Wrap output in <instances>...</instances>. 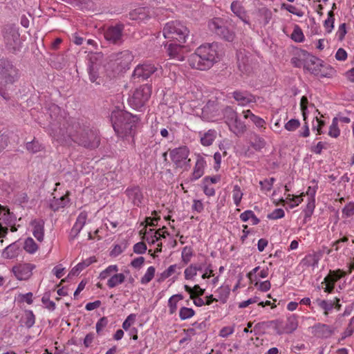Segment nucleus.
<instances>
[{
	"mask_svg": "<svg viewBox=\"0 0 354 354\" xmlns=\"http://www.w3.org/2000/svg\"><path fill=\"white\" fill-rule=\"evenodd\" d=\"M35 268V266L30 263L19 264L12 268V272L17 279L26 280L30 277Z\"/></svg>",
	"mask_w": 354,
	"mask_h": 354,
	"instance_id": "4468645a",
	"label": "nucleus"
},
{
	"mask_svg": "<svg viewBox=\"0 0 354 354\" xmlns=\"http://www.w3.org/2000/svg\"><path fill=\"white\" fill-rule=\"evenodd\" d=\"M243 196V193L242 192L241 187L238 185H234L232 190V198L236 207L240 205Z\"/></svg>",
	"mask_w": 354,
	"mask_h": 354,
	"instance_id": "473e14b6",
	"label": "nucleus"
},
{
	"mask_svg": "<svg viewBox=\"0 0 354 354\" xmlns=\"http://www.w3.org/2000/svg\"><path fill=\"white\" fill-rule=\"evenodd\" d=\"M284 216H285L284 211L282 209L279 208V209H274L272 213L269 214L268 215V218L272 219V220H275V219L281 218L284 217Z\"/></svg>",
	"mask_w": 354,
	"mask_h": 354,
	"instance_id": "052dcab7",
	"label": "nucleus"
},
{
	"mask_svg": "<svg viewBox=\"0 0 354 354\" xmlns=\"http://www.w3.org/2000/svg\"><path fill=\"white\" fill-rule=\"evenodd\" d=\"M219 46L218 43H207L198 47L194 53L188 59L189 66L192 68L205 71L210 68L219 61Z\"/></svg>",
	"mask_w": 354,
	"mask_h": 354,
	"instance_id": "f03ea898",
	"label": "nucleus"
},
{
	"mask_svg": "<svg viewBox=\"0 0 354 354\" xmlns=\"http://www.w3.org/2000/svg\"><path fill=\"white\" fill-rule=\"evenodd\" d=\"M101 68V66L97 62H93V58H91V64L88 68L89 80L91 82L95 83L96 84H100L101 77L100 76V70Z\"/></svg>",
	"mask_w": 354,
	"mask_h": 354,
	"instance_id": "aec40b11",
	"label": "nucleus"
},
{
	"mask_svg": "<svg viewBox=\"0 0 354 354\" xmlns=\"http://www.w3.org/2000/svg\"><path fill=\"white\" fill-rule=\"evenodd\" d=\"M136 319V314H130L122 323V328L125 330H128L131 325H133Z\"/></svg>",
	"mask_w": 354,
	"mask_h": 354,
	"instance_id": "5fc2aeb1",
	"label": "nucleus"
},
{
	"mask_svg": "<svg viewBox=\"0 0 354 354\" xmlns=\"http://www.w3.org/2000/svg\"><path fill=\"white\" fill-rule=\"evenodd\" d=\"M286 200H290V201L293 202V203L290 205V207L291 208L299 205V204L301 203L302 201L301 196H294L291 194H288Z\"/></svg>",
	"mask_w": 354,
	"mask_h": 354,
	"instance_id": "69168bd1",
	"label": "nucleus"
},
{
	"mask_svg": "<svg viewBox=\"0 0 354 354\" xmlns=\"http://www.w3.org/2000/svg\"><path fill=\"white\" fill-rule=\"evenodd\" d=\"M161 70L158 65L149 62L138 64L133 72L132 79L137 82L144 81L153 75H158Z\"/></svg>",
	"mask_w": 354,
	"mask_h": 354,
	"instance_id": "0eeeda50",
	"label": "nucleus"
},
{
	"mask_svg": "<svg viewBox=\"0 0 354 354\" xmlns=\"http://www.w3.org/2000/svg\"><path fill=\"white\" fill-rule=\"evenodd\" d=\"M231 10L232 12L237 16L239 19H243V17L245 15V12L243 6L238 1H234L231 3Z\"/></svg>",
	"mask_w": 354,
	"mask_h": 354,
	"instance_id": "7c9ffc66",
	"label": "nucleus"
},
{
	"mask_svg": "<svg viewBox=\"0 0 354 354\" xmlns=\"http://www.w3.org/2000/svg\"><path fill=\"white\" fill-rule=\"evenodd\" d=\"M216 137V131L209 129L201 136V142L203 146H210Z\"/></svg>",
	"mask_w": 354,
	"mask_h": 354,
	"instance_id": "cd10ccee",
	"label": "nucleus"
},
{
	"mask_svg": "<svg viewBox=\"0 0 354 354\" xmlns=\"http://www.w3.org/2000/svg\"><path fill=\"white\" fill-rule=\"evenodd\" d=\"M131 16L133 19L138 21H142L147 17L143 8L135 9L131 13Z\"/></svg>",
	"mask_w": 354,
	"mask_h": 354,
	"instance_id": "09e8293b",
	"label": "nucleus"
},
{
	"mask_svg": "<svg viewBox=\"0 0 354 354\" xmlns=\"http://www.w3.org/2000/svg\"><path fill=\"white\" fill-rule=\"evenodd\" d=\"M206 165V161L201 156H198L194 171L192 174L191 180H196L204 174V169Z\"/></svg>",
	"mask_w": 354,
	"mask_h": 354,
	"instance_id": "412c9836",
	"label": "nucleus"
},
{
	"mask_svg": "<svg viewBox=\"0 0 354 354\" xmlns=\"http://www.w3.org/2000/svg\"><path fill=\"white\" fill-rule=\"evenodd\" d=\"M111 120L113 128L119 137L124 138L133 135L138 120L136 116L122 111H116L112 112Z\"/></svg>",
	"mask_w": 354,
	"mask_h": 354,
	"instance_id": "20e7f679",
	"label": "nucleus"
},
{
	"mask_svg": "<svg viewBox=\"0 0 354 354\" xmlns=\"http://www.w3.org/2000/svg\"><path fill=\"white\" fill-rule=\"evenodd\" d=\"M232 95L240 106H244L256 102L255 97L246 91H235L232 93Z\"/></svg>",
	"mask_w": 354,
	"mask_h": 354,
	"instance_id": "2eb2a0df",
	"label": "nucleus"
},
{
	"mask_svg": "<svg viewBox=\"0 0 354 354\" xmlns=\"http://www.w3.org/2000/svg\"><path fill=\"white\" fill-rule=\"evenodd\" d=\"M153 230L151 229L145 236V239L149 244H154L159 240L158 237V232H156L153 234Z\"/></svg>",
	"mask_w": 354,
	"mask_h": 354,
	"instance_id": "bf43d9fd",
	"label": "nucleus"
},
{
	"mask_svg": "<svg viewBox=\"0 0 354 354\" xmlns=\"http://www.w3.org/2000/svg\"><path fill=\"white\" fill-rule=\"evenodd\" d=\"M312 328L314 335L320 338H328L334 333V328L324 324H316Z\"/></svg>",
	"mask_w": 354,
	"mask_h": 354,
	"instance_id": "dca6fc26",
	"label": "nucleus"
},
{
	"mask_svg": "<svg viewBox=\"0 0 354 354\" xmlns=\"http://www.w3.org/2000/svg\"><path fill=\"white\" fill-rule=\"evenodd\" d=\"M275 181V178L272 177L270 178L264 179L263 180H261L259 182V184L261 185V188L262 190L269 192L272 189V185Z\"/></svg>",
	"mask_w": 354,
	"mask_h": 354,
	"instance_id": "3c124183",
	"label": "nucleus"
},
{
	"mask_svg": "<svg viewBox=\"0 0 354 354\" xmlns=\"http://www.w3.org/2000/svg\"><path fill=\"white\" fill-rule=\"evenodd\" d=\"M298 327V316L292 315L287 318L286 323H284L285 333L287 334L292 333Z\"/></svg>",
	"mask_w": 354,
	"mask_h": 354,
	"instance_id": "393cba45",
	"label": "nucleus"
},
{
	"mask_svg": "<svg viewBox=\"0 0 354 354\" xmlns=\"http://www.w3.org/2000/svg\"><path fill=\"white\" fill-rule=\"evenodd\" d=\"M44 224L45 222L41 218L34 219L30 222V225L32 228L33 236L39 242H41L44 240Z\"/></svg>",
	"mask_w": 354,
	"mask_h": 354,
	"instance_id": "a211bd4d",
	"label": "nucleus"
},
{
	"mask_svg": "<svg viewBox=\"0 0 354 354\" xmlns=\"http://www.w3.org/2000/svg\"><path fill=\"white\" fill-rule=\"evenodd\" d=\"M184 288L186 292L190 294V299H193L196 296H202L205 292V290L201 288L198 285H195L193 288H191L188 285H185Z\"/></svg>",
	"mask_w": 354,
	"mask_h": 354,
	"instance_id": "2f4dec72",
	"label": "nucleus"
},
{
	"mask_svg": "<svg viewBox=\"0 0 354 354\" xmlns=\"http://www.w3.org/2000/svg\"><path fill=\"white\" fill-rule=\"evenodd\" d=\"M209 28L226 41H232L234 34L225 26L224 20L219 17L212 19L208 23Z\"/></svg>",
	"mask_w": 354,
	"mask_h": 354,
	"instance_id": "6e6552de",
	"label": "nucleus"
},
{
	"mask_svg": "<svg viewBox=\"0 0 354 354\" xmlns=\"http://www.w3.org/2000/svg\"><path fill=\"white\" fill-rule=\"evenodd\" d=\"M82 228L83 227L75 223L69 234L70 241L74 240L78 236Z\"/></svg>",
	"mask_w": 354,
	"mask_h": 354,
	"instance_id": "0e129e2a",
	"label": "nucleus"
},
{
	"mask_svg": "<svg viewBox=\"0 0 354 354\" xmlns=\"http://www.w3.org/2000/svg\"><path fill=\"white\" fill-rule=\"evenodd\" d=\"M315 303L324 310V314L326 316L328 315L329 312L334 308L335 306V301L332 300H322L320 299H317Z\"/></svg>",
	"mask_w": 354,
	"mask_h": 354,
	"instance_id": "c756f323",
	"label": "nucleus"
},
{
	"mask_svg": "<svg viewBox=\"0 0 354 354\" xmlns=\"http://www.w3.org/2000/svg\"><path fill=\"white\" fill-rule=\"evenodd\" d=\"M172 162L178 167L190 166L191 160L188 158L189 150L186 146L175 148L169 151Z\"/></svg>",
	"mask_w": 354,
	"mask_h": 354,
	"instance_id": "1a4fd4ad",
	"label": "nucleus"
},
{
	"mask_svg": "<svg viewBox=\"0 0 354 354\" xmlns=\"http://www.w3.org/2000/svg\"><path fill=\"white\" fill-rule=\"evenodd\" d=\"M35 323V317L32 310L26 312L24 324L28 328H30Z\"/></svg>",
	"mask_w": 354,
	"mask_h": 354,
	"instance_id": "de8ad7c7",
	"label": "nucleus"
},
{
	"mask_svg": "<svg viewBox=\"0 0 354 354\" xmlns=\"http://www.w3.org/2000/svg\"><path fill=\"white\" fill-rule=\"evenodd\" d=\"M152 91V87L149 84H144L136 88L132 95L128 99V103L131 107L136 110L141 111L149 100Z\"/></svg>",
	"mask_w": 354,
	"mask_h": 354,
	"instance_id": "423d86ee",
	"label": "nucleus"
},
{
	"mask_svg": "<svg viewBox=\"0 0 354 354\" xmlns=\"http://www.w3.org/2000/svg\"><path fill=\"white\" fill-rule=\"evenodd\" d=\"M156 269L153 266H150L147 268V272L140 279L142 284H147L149 283L154 277Z\"/></svg>",
	"mask_w": 354,
	"mask_h": 354,
	"instance_id": "79ce46f5",
	"label": "nucleus"
},
{
	"mask_svg": "<svg viewBox=\"0 0 354 354\" xmlns=\"http://www.w3.org/2000/svg\"><path fill=\"white\" fill-rule=\"evenodd\" d=\"M184 274L186 279H192L197 274V266L192 264L190 265L185 270Z\"/></svg>",
	"mask_w": 354,
	"mask_h": 354,
	"instance_id": "864d4df0",
	"label": "nucleus"
},
{
	"mask_svg": "<svg viewBox=\"0 0 354 354\" xmlns=\"http://www.w3.org/2000/svg\"><path fill=\"white\" fill-rule=\"evenodd\" d=\"M315 207V198H309L308 202L306 205V207L304 209L305 218H309L313 213L314 209Z\"/></svg>",
	"mask_w": 354,
	"mask_h": 354,
	"instance_id": "8fccbe9b",
	"label": "nucleus"
},
{
	"mask_svg": "<svg viewBox=\"0 0 354 354\" xmlns=\"http://www.w3.org/2000/svg\"><path fill=\"white\" fill-rule=\"evenodd\" d=\"M42 303L45 305V307L49 310H54L55 308V304L54 301H50L48 295H44L41 298Z\"/></svg>",
	"mask_w": 354,
	"mask_h": 354,
	"instance_id": "680f3d73",
	"label": "nucleus"
},
{
	"mask_svg": "<svg viewBox=\"0 0 354 354\" xmlns=\"http://www.w3.org/2000/svg\"><path fill=\"white\" fill-rule=\"evenodd\" d=\"M17 247L15 243L7 246L2 252V257L5 259H12L17 254Z\"/></svg>",
	"mask_w": 354,
	"mask_h": 354,
	"instance_id": "72a5a7b5",
	"label": "nucleus"
},
{
	"mask_svg": "<svg viewBox=\"0 0 354 354\" xmlns=\"http://www.w3.org/2000/svg\"><path fill=\"white\" fill-rule=\"evenodd\" d=\"M340 134V130L338 128V118H334L332 120V124L330 126L328 135L332 138H337Z\"/></svg>",
	"mask_w": 354,
	"mask_h": 354,
	"instance_id": "58836bf2",
	"label": "nucleus"
},
{
	"mask_svg": "<svg viewBox=\"0 0 354 354\" xmlns=\"http://www.w3.org/2000/svg\"><path fill=\"white\" fill-rule=\"evenodd\" d=\"M252 140L250 142V145L256 151H260L265 147V140L262 138L259 137L258 135L254 134L253 138H252Z\"/></svg>",
	"mask_w": 354,
	"mask_h": 354,
	"instance_id": "c9c22d12",
	"label": "nucleus"
},
{
	"mask_svg": "<svg viewBox=\"0 0 354 354\" xmlns=\"http://www.w3.org/2000/svg\"><path fill=\"white\" fill-rule=\"evenodd\" d=\"M24 248L28 253L33 254L37 250L38 246L33 239L29 237L26 239Z\"/></svg>",
	"mask_w": 354,
	"mask_h": 354,
	"instance_id": "4c0bfd02",
	"label": "nucleus"
},
{
	"mask_svg": "<svg viewBox=\"0 0 354 354\" xmlns=\"http://www.w3.org/2000/svg\"><path fill=\"white\" fill-rule=\"evenodd\" d=\"M300 126V122L297 119H291L285 124V129L288 131H293Z\"/></svg>",
	"mask_w": 354,
	"mask_h": 354,
	"instance_id": "6e6d98bb",
	"label": "nucleus"
},
{
	"mask_svg": "<svg viewBox=\"0 0 354 354\" xmlns=\"http://www.w3.org/2000/svg\"><path fill=\"white\" fill-rule=\"evenodd\" d=\"M291 38L295 41L301 42L304 39V35L301 30L299 27H297L296 28L294 29V30L292 33V35H291Z\"/></svg>",
	"mask_w": 354,
	"mask_h": 354,
	"instance_id": "13d9d810",
	"label": "nucleus"
},
{
	"mask_svg": "<svg viewBox=\"0 0 354 354\" xmlns=\"http://www.w3.org/2000/svg\"><path fill=\"white\" fill-rule=\"evenodd\" d=\"M259 15L263 19V25L266 26L272 19V13L270 9L263 7L258 10Z\"/></svg>",
	"mask_w": 354,
	"mask_h": 354,
	"instance_id": "e433bc0d",
	"label": "nucleus"
},
{
	"mask_svg": "<svg viewBox=\"0 0 354 354\" xmlns=\"http://www.w3.org/2000/svg\"><path fill=\"white\" fill-rule=\"evenodd\" d=\"M270 326L274 328L278 335L286 333L284 329V322L281 319L270 321Z\"/></svg>",
	"mask_w": 354,
	"mask_h": 354,
	"instance_id": "ea45409f",
	"label": "nucleus"
},
{
	"mask_svg": "<svg viewBox=\"0 0 354 354\" xmlns=\"http://www.w3.org/2000/svg\"><path fill=\"white\" fill-rule=\"evenodd\" d=\"M193 256V250L191 247L185 246L182 251V261L185 264H187Z\"/></svg>",
	"mask_w": 354,
	"mask_h": 354,
	"instance_id": "603ef678",
	"label": "nucleus"
},
{
	"mask_svg": "<svg viewBox=\"0 0 354 354\" xmlns=\"http://www.w3.org/2000/svg\"><path fill=\"white\" fill-rule=\"evenodd\" d=\"M225 116L229 120V126L236 134L242 133L245 131V125L238 118L236 113L230 107L225 109Z\"/></svg>",
	"mask_w": 354,
	"mask_h": 354,
	"instance_id": "f8f14e48",
	"label": "nucleus"
},
{
	"mask_svg": "<svg viewBox=\"0 0 354 354\" xmlns=\"http://www.w3.org/2000/svg\"><path fill=\"white\" fill-rule=\"evenodd\" d=\"M322 62H323L319 59L317 57L309 55L306 59L304 66L315 75H319L320 77H329L331 75L330 73H320V68L323 66Z\"/></svg>",
	"mask_w": 354,
	"mask_h": 354,
	"instance_id": "ddd939ff",
	"label": "nucleus"
},
{
	"mask_svg": "<svg viewBox=\"0 0 354 354\" xmlns=\"http://www.w3.org/2000/svg\"><path fill=\"white\" fill-rule=\"evenodd\" d=\"M238 67L244 73H249L251 71L249 57L242 52L237 53Z\"/></svg>",
	"mask_w": 354,
	"mask_h": 354,
	"instance_id": "4be33fe9",
	"label": "nucleus"
},
{
	"mask_svg": "<svg viewBox=\"0 0 354 354\" xmlns=\"http://www.w3.org/2000/svg\"><path fill=\"white\" fill-rule=\"evenodd\" d=\"M192 209V211L196 212L197 213L202 212L204 209L203 203L200 200H194Z\"/></svg>",
	"mask_w": 354,
	"mask_h": 354,
	"instance_id": "774afa93",
	"label": "nucleus"
},
{
	"mask_svg": "<svg viewBox=\"0 0 354 354\" xmlns=\"http://www.w3.org/2000/svg\"><path fill=\"white\" fill-rule=\"evenodd\" d=\"M301 262L305 266L315 268L317 266L318 258L315 254H308L302 259Z\"/></svg>",
	"mask_w": 354,
	"mask_h": 354,
	"instance_id": "c03bdc74",
	"label": "nucleus"
},
{
	"mask_svg": "<svg viewBox=\"0 0 354 354\" xmlns=\"http://www.w3.org/2000/svg\"><path fill=\"white\" fill-rule=\"evenodd\" d=\"M125 280V276L122 273L113 274L107 281V286L110 288H113L117 286L122 284Z\"/></svg>",
	"mask_w": 354,
	"mask_h": 354,
	"instance_id": "c85d7f7f",
	"label": "nucleus"
},
{
	"mask_svg": "<svg viewBox=\"0 0 354 354\" xmlns=\"http://www.w3.org/2000/svg\"><path fill=\"white\" fill-rule=\"evenodd\" d=\"M10 215V211L8 209H6L0 204V236H4L8 233V227L2 225L3 223H6L8 220Z\"/></svg>",
	"mask_w": 354,
	"mask_h": 354,
	"instance_id": "b1692460",
	"label": "nucleus"
},
{
	"mask_svg": "<svg viewBox=\"0 0 354 354\" xmlns=\"http://www.w3.org/2000/svg\"><path fill=\"white\" fill-rule=\"evenodd\" d=\"M124 26L116 24L111 26L104 31V37L111 44H120L122 42Z\"/></svg>",
	"mask_w": 354,
	"mask_h": 354,
	"instance_id": "9b49d317",
	"label": "nucleus"
},
{
	"mask_svg": "<svg viewBox=\"0 0 354 354\" xmlns=\"http://www.w3.org/2000/svg\"><path fill=\"white\" fill-rule=\"evenodd\" d=\"M218 299V300L222 301L223 303L226 301L230 295V288L227 286H221L216 290Z\"/></svg>",
	"mask_w": 354,
	"mask_h": 354,
	"instance_id": "49530a36",
	"label": "nucleus"
},
{
	"mask_svg": "<svg viewBox=\"0 0 354 354\" xmlns=\"http://www.w3.org/2000/svg\"><path fill=\"white\" fill-rule=\"evenodd\" d=\"M118 271V267L116 265H111L100 274V279L104 280L108 277H111L113 274Z\"/></svg>",
	"mask_w": 354,
	"mask_h": 354,
	"instance_id": "f704fd0d",
	"label": "nucleus"
},
{
	"mask_svg": "<svg viewBox=\"0 0 354 354\" xmlns=\"http://www.w3.org/2000/svg\"><path fill=\"white\" fill-rule=\"evenodd\" d=\"M183 43L178 44L171 43L168 45L167 53L171 58L176 59L178 61H183L185 59Z\"/></svg>",
	"mask_w": 354,
	"mask_h": 354,
	"instance_id": "f3484780",
	"label": "nucleus"
},
{
	"mask_svg": "<svg viewBox=\"0 0 354 354\" xmlns=\"http://www.w3.org/2000/svg\"><path fill=\"white\" fill-rule=\"evenodd\" d=\"M243 115L245 118H249L258 128L263 127L266 124V122L263 118L255 115L250 110L243 111Z\"/></svg>",
	"mask_w": 354,
	"mask_h": 354,
	"instance_id": "bb28decb",
	"label": "nucleus"
},
{
	"mask_svg": "<svg viewBox=\"0 0 354 354\" xmlns=\"http://www.w3.org/2000/svg\"><path fill=\"white\" fill-rule=\"evenodd\" d=\"M346 274V272L341 270H330L329 274L324 278V281L322 283H333L340 279L341 278L344 277Z\"/></svg>",
	"mask_w": 354,
	"mask_h": 354,
	"instance_id": "5701e85b",
	"label": "nucleus"
},
{
	"mask_svg": "<svg viewBox=\"0 0 354 354\" xmlns=\"http://www.w3.org/2000/svg\"><path fill=\"white\" fill-rule=\"evenodd\" d=\"M165 38L176 40L179 43H185L189 37V30L180 21H172L167 22L162 30Z\"/></svg>",
	"mask_w": 354,
	"mask_h": 354,
	"instance_id": "39448f33",
	"label": "nucleus"
},
{
	"mask_svg": "<svg viewBox=\"0 0 354 354\" xmlns=\"http://www.w3.org/2000/svg\"><path fill=\"white\" fill-rule=\"evenodd\" d=\"M125 193L134 205L140 206L141 205L143 196L139 187L136 186L127 188Z\"/></svg>",
	"mask_w": 354,
	"mask_h": 354,
	"instance_id": "6ab92c4d",
	"label": "nucleus"
},
{
	"mask_svg": "<svg viewBox=\"0 0 354 354\" xmlns=\"http://www.w3.org/2000/svg\"><path fill=\"white\" fill-rule=\"evenodd\" d=\"M195 315V311L187 307H182L179 310V317L181 320H185L192 317Z\"/></svg>",
	"mask_w": 354,
	"mask_h": 354,
	"instance_id": "a19ab883",
	"label": "nucleus"
},
{
	"mask_svg": "<svg viewBox=\"0 0 354 354\" xmlns=\"http://www.w3.org/2000/svg\"><path fill=\"white\" fill-rule=\"evenodd\" d=\"M342 213L346 217H350L354 215V203H348L342 209Z\"/></svg>",
	"mask_w": 354,
	"mask_h": 354,
	"instance_id": "e2e57ef3",
	"label": "nucleus"
},
{
	"mask_svg": "<svg viewBox=\"0 0 354 354\" xmlns=\"http://www.w3.org/2000/svg\"><path fill=\"white\" fill-rule=\"evenodd\" d=\"M69 203V199L67 196H62L59 198H53L50 204V207L53 211H57L60 208L66 207Z\"/></svg>",
	"mask_w": 354,
	"mask_h": 354,
	"instance_id": "a878e982",
	"label": "nucleus"
},
{
	"mask_svg": "<svg viewBox=\"0 0 354 354\" xmlns=\"http://www.w3.org/2000/svg\"><path fill=\"white\" fill-rule=\"evenodd\" d=\"M334 12L333 10H330L328 12V18L325 20L324 26L327 31V32H331L332 30L334 28Z\"/></svg>",
	"mask_w": 354,
	"mask_h": 354,
	"instance_id": "37998d69",
	"label": "nucleus"
},
{
	"mask_svg": "<svg viewBox=\"0 0 354 354\" xmlns=\"http://www.w3.org/2000/svg\"><path fill=\"white\" fill-rule=\"evenodd\" d=\"M147 250V245L143 242H139L134 245L133 252L136 254H144Z\"/></svg>",
	"mask_w": 354,
	"mask_h": 354,
	"instance_id": "338daca9",
	"label": "nucleus"
},
{
	"mask_svg": "<svg viewBox=\"0 0 354 354\" xmlns=\"http://www.w3.org/2000/svg\"><path fill=\"white\" fill-rule=\"evenodd\" d=\"M4 42L7 49L12 53H16L21 48L19 33L13 28L6 29L3 35Z\"/></svg>",
	"mask_w": 354,
	"mask_h": 354,
	"instance_id": "9d476101",
	"label": "nucleus"
},
{
	"mask_svg": "<svg viewBox=\"0 0 354 354\" xmlns=\"http://www.w3.org/2000/svg\"><path fill=\"white\" fill-rule=\"evenodd\" d=\"M50 135L60 143L73 141L86 148H96L100 145L97 133L82 122L75 119L63 120L59 125L53 123L50 127Z\"/></svg>",
	"mask_w": 354,
	"mask_h": 354,
	"instance_id": "f257e3e1",
	"label": "nucleus"
},
{
	"mask_svg": "<svg viewBox=\"0 0 354 354\" xmlns=\"http://www.w3.org/2000/svg\"><path fill=\"white\" fill-rule=\"evenodd\" d=\"M354 331V317H353L348 324L347 328L342 333V339L346 338L347 337L351 336Z\"/></svg>",
	"mask_w": 354,
	"mask_h": 354,
	"instance_id": "4d7b16f0",
	"label": "nucleus"
},
{
	"mask_svg": "<svg viewBox=\"0 0 354 354\" xmlns=\"http://www.w3.org/2000/svg\"><path fill=\"white\" fill-rule=\"evenodd\" d=\"M20 77L19 70L7 58L0 59V95L5 100L10 99L11 85Z\"/></svg>",
	"mask_w": 354,
	"mask_h": 354,
	"instance_id": "7ed1b4c3",
	"label": "nucleus"
},
{
	"mask_svg": "<svg viewBox=\"0 0 354 354\" xmlns=\"http://www.w3.org/2000/svg\"><path fill=\"white\" fill-rule=\"evenodd\" d=\"M42 149V145L37 140H33L26 143V149L32 153L39 152L41 151Z\"/></svg>",
	"mask_w": 354,
	"mask_h": 354,
	"instance_id": "a18cd8bd",
	"label": "nucleus"
}]
</instances>
